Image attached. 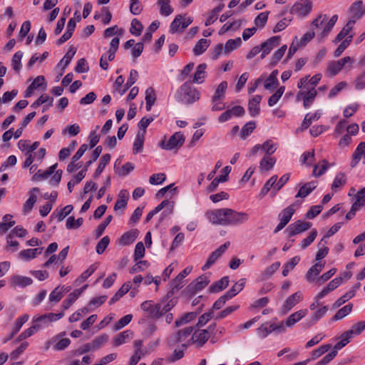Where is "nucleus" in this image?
<instances>
[{
    "label": "nucleus",
    "mask_w": 365,
    "mask_h": 365,
    "mask_svg": "<svg viewBox=\"0 0 365 365\" xmlns=\"http://www.w3.org/2000/svg\"><path fill=\"white\" fill-rule=\"evenodd\" d=\"M42 248L27 249L19 252V257L26 260L35 258L41 253Z\"/></svg>",
    "instance_id": "obj_41"
},
{
    "label": "nucleus",
    "mask_w": 365,
    "mask_h": 365,
    "mask_svg": "<svg viewBox=\"0 0 365 365\" xmlns=\"http://www.w3.org/2000/svg\"><path fill=\"white\" fill-rule=\"evenodd\" d=\"M134 334L131 330H125L115 336L113 341V346H119L130 341L133 338Z\"/></svg>",
    "instance_id": "obj_20"
},
{
    "label": "nucleus",
    "mask_w": 365,
    "mask_h": 365,
    "mask_svg": "<svg viewBox=\"0 0 365 365\" xmlns=\"http://www.w3.org/2000/svg\"><path fill=\"white\" fill-rule=\"evenodd\" d=\"M197 316V314L195 312H187L185 313L182 317L180 319L175 320V324L176 327L182 326L192 319H194Z\"/></svg>",
    "instance_id": "obj_62"
},
{
    "label": "nucleus",
    "mask_w": 365,
    "mask_h": 365,
    "mask_svg": "<svg viewBox=\"0 0 365 365\" xmlns=\"http://www.w3.org/2000/svg\"><path fill=\"white\" fill-rule=\"evenodd\" d=\"M285 91L284 86H280L277 91L272 94L268 99V106L270 107L274 106L276 105L279 100L281 98L282 96L283 95L284 92Z\"/></svg>",
    "instance_id": "obj_56"
},
{
    "label": "nucleus",
    "mask_w": 365,
    "mask_h": 365,
    "mask_svg": "<svg viewBox=\"0 0 365 365\" xmlns=\"http://www.w3.org/2000/svg\"><path fill=\"white\" fill-rule=\"evenodd\" d=\"M128 198H129L128 192L126 190H121L119 192L118 199L115 204L114 210H118L120 209H124L127 205Z\"/></svg>",
    "instance_id": "obj_35"
},
{
    "label": "nucleus",
    "mask_w": 365,
    "mask_h": 365,
    "mask_svg": "<svg viewBox=\"0 0 365 365\" xmlns=\"http://www.w3.org/2000/svg\"><path fill=\"white\" fill-rule=\"evenodd\" d=\"M353 38V35H349L346 38H345L336 48V49L334 51V56L339 57L344 51L348 47V46L350 44Z\"/></svg>",
    "instance_id": "obj_64"
},
{
    "label": "nucleus",
    "mask_w": 365,
    "mask_h": 365,
    "mask_svg": "<svg viewBox=\"0 0 365 365\" xmlns=\"http://www.w3.org/2000/svg\"><path fill=\"white\" fill-rule=\"evenodd\" d=\"M69 290H70V287H66L65 289H63V287L60 288L59 287H57L50 294L49 301L51 302H55V303L58 302L63 297V293L68 292Z\"/></svg>",
    "instance_id": "obj_42"
},
{
    "label": "nucleus",
    "mask_w": 365,
    "mask_h": 365,
    "mask_svg": "<svg viewBox=\"0 0 365 365\" xmlns=\"http://www.w3.org/2000/svg\"><path fill=\"white\" fill-rule=\"evenodd\" d=\"M138 77V71L134 69L131 70L129 78L124 85V87L123 88H116V91H118L120 96H123L136 82Z\"/></svg>",
    "instance_id": "obj_33"
},
{
    "label": "nucleus",
    "mask_w": 365,
    "mask_h": 365,
    "mask_svg": "<svg viewBox=\"0 0 365 365\" xmlns=\"http://www.w3.org/2000/svg\"><path fill=\"white\" fill-rule=\"evenodd\" d=\"M295 203L290 205L287 207L282 210L279 214V219L280 221L286 223L287 225L292 219V217L295 212Z\"/></svg>",
    "instance_id": "obj_34"
},
{
    "label": "nucleus",
    "mask_w": 365,
    "mask_h": 365,
    "mask_svg": "<svg viewBox=\"0 0 365 365\" xmlns=\"http://www.w3.org/2000/svg\"><path fill=\"white\" fill-rule=\"evenodd\" d=\"M23 57V52L19 51L14 53L11 60V65L13 69L19 73L21 68V58Z\"/></svg>",
    "instance_id": "obj_57"
},
{
    "label": "nucleus",
    "mask_w": 365,
    "mask_h": 365,
    "mask_svg": "<svg viewBox=\"0 0 365 365\" xmlns=\"http://www.w3.org/2000/svg\"><path fill=\"white\" fill-rule=\"evenodd\" d=\"M53 98L49 97L48 96L43 94L41 95L34 103H33L31 106V108H36L41 105L48 103L46 105L47 108L52 106L53 105Z\"/></svg>",
    "instance_id": "obj_53"
},
{
    "label": "nucleus",
    "mask_w": 365,
    "mask_h": 365,
    "mask_svg": "<svg viewBox=\"0 0 365 365\" xmlns=\"http://www.w3.org/2000/svg\"><path fill=\"white\" fill-rule=\"evenodd\" d=\"M346 180L347 179L345 173H336L331 186V190L334 192H336L337 191L340 190L346 183Z\"/></svg>",
    "instance_id": "obj_30"
},
{
    "label": "nucleus",
    "mask_w": 365,
    "mask_h": 365,
    "mask_svg": "<svg viewBox=\"0 0 365 365\" xmlns=\"http://www.w3.org/2000/svg\"><path fill=\"white\" fill-rule=\"evenodd\" d=\"M317 94V90L312 87L307 91H300L297 95L298 101L302 99L304 107L308 108L314 102L315 97Z\"/></svg>",
    "instance_id": "obj_11"
},
{
    "label": "nucleus",
    "mask_w": 365,
    "mask_h": 365,
    "mask_svg": "<svg viewBox=\"0 0 365 365\" xmlns=\"http://www.w3.org/2000/svg\"><path fill=\"white\" fill-rule=\"evenodd\" d=\"M176 300L174 299H164L160 302L157 303L158 310L160 312L159 318L161 317L163 314H166L168 312L171 310L175 305Z\"/></svg>",
    "instance_id": "obj_28"
},
{
    "label": "nucleus",
    "mask_w": 365,
    "mask_h": 365,
    "mask_svg": "<svg viewBox=\"0 0 365 365\" xmlns=\"http://www.w3.org/2000/svg\"><path fill=\"white\" fill-rule=\"evenodd\" d=\"M228 286V277H224L221 279L213 283L210 287L209 291L211 293H218Z\"/></svg>",
    "instance_id": "obj_37"
},
{
    "label": "nucleus",
    "mask_w": 365,
    "mask_h": 365,
    "mask_svg": "<svg viewBox=\"0 0 365 365\" xmlns=\"http://www.w3.org/2000/svg\"><path fill=\"white\" fill-rule=\"evenodd\" d=\"M312 225V224L309 222L297 220L290 224L286 231L287 232L289 237H292L308 230Z\"/></svg>",
    "instance_id": "obj_9"
},
{
    "label": "nucleus",
    "mask_w": 365,
    "mask_h": 365,
    "mask_svg": "<svg viewBox=\"0 0 365 365\" xmlns=\"http://www.w3.org/2000/svg\"><path fill=\"white\" fill-rule=\"evenodd\" d=\"M355 295V291L354 289L349 290L346 293H345L343 296L339 298L334 304V307L338 308L345 302L349 301L350 299L354 297Z\"/></svg>",
    "instance_id": "obj_63"
},
{
    "label": "nucleus",
    "mask_w": 365,
    "mask_h": 365,
    "mask_svg": "<svg viewBox=\"0 0 365 365\" xmlns=\"http://www.w3.org/2000/svg\"><path fill=\"white\" fill-rule=\"evenodd\" d=\"M312 9V2L310 0H299L291 7L290 14L304 18L309 14Z\"/></svg>",
    "instance_id": "obj_4"
},
{
    "label": "nucleus",
    "mask_w": 365,
    "mask_h": 365,
    "mask_svg": "<svg viewBox=\"0 0 365 365\" xmlns=\"http://www.w3.org/2000/svg\"><path fill=\"white\" fill-rule=\"evenodd\" d=\"M140 308L148 312L150 318H159L160 312H158L157 304H153L151 301H145L140 304Z\"/></svg>",
    "instance_id": "obj_25"
},
{
    "label": "nucleus",
    "mask_w": 365,
    "mask_h": 365,
    "mask_svg": "<svg viewBox=\"0 0 365 365\" xmlns=\"http://www.w3.org/2000/svg\"><path fill=\"white\" fill-rule=\"evenodd\" d=\"M192 22L190 16L183 18L180 14L177 15L170 26V31L172 34L175 32H182Z\"/></svg>",
    "instance_id": "obj_6"
},
{
    "label": "nucleus",
    "mask_w": 365,
    "mask_h": 365,
    "mask_svg": "<svg viewBox=\"0 0 365 365\" xmlns=\"http://www.w3.org/2000/svg\"><path fill=\"white\" fill-rule=\"evenodd\" d=\"M185 142V137L180 132H176L171 135L168 142L162 141L161 147L165 150H173L181 147Z\"/></svg>",
    "instance_id": "obj_8"
},
{
    "label": "nucleus",
    "mask_w": 365,
    "mask_h": 365,
    "mask_svg": "<svg viewBox=\"0 0 365 365\" xmlns=\"http://www.w3.org/2000/svg\"><path fill=\"white\" fill-rule=\"evenodd\" d=\"M120 39L118 37L113 38L110 43V47L107 52V53L102 55L100 59V66L103 70H107L108 68V63L107 61H112L115 58V54L118 49Z\"/></svg>",
    "instance_id": "obj_5"
},
{
    "label": "nucleus",
    "mask_w": 365,
    "mask_h": 365,
    "mask_svg": "<svg viewBox=\"0 0 365 365\" xmlns=\"http://www.w3.org/2000/svg\"><path fill=\"white\" fill-rule=\"evenodd\" d=\"M324 264L317 262L312 266L305 275V279L309 282H312L316 279V277L322 272Z\"/></svg>",
    "instance_id": "obj_32"
},
{
    "label": "nucleus",
    "mask_w": 365,
    "mask_h": 365,
    "mask_svg": "<svg viewBox=\"0 0 365 365\" xmlns=\"http://www.w3.org/2000/svg\"><path fill=\"white\" fill-rule=\"evenodd\" d=\"M227 88V83L226 81H222L215 90V94L212 96L213 100L216 101L217 99H224L225 98Z\"/></svg>",
    "instance_id": "obj_55"
},
{
    "label": "nucleus",
    "mask_w": 365,
    "mask_h": 365,
    "mask_svg": "<svg viewBox=\"0 0 365 365\" xmlns=\"http://www.w3.org/2000/svg\"><path fill=\"white\" fill-rule=\"evenodd\" d=\"M211 334L206 329L198 330L192 333L193 344L196 348H201L210 339Z\"/></svg>",
    "instance_id": "obj_13"
},
{
    "label": "nucleus",
    "mask_w": 365,
    "mask_h": 365,
    "mask_svg": "<svg viewBox=\"0 0 365 365\" xmlns=\"http://www.w3.org/2000/svg\"><path fill=\"white\" fill-rule=\"evenodd\" d=\"M277 149V144L272 140H267L261 145V150L265 153V155L271 156Z\"/></svg>",
    "instance_id": "obj_45"
},
{
    "label": "nucleus",
    "mask_w": 365,
    "mask_h": 365,
    "mask_svg": "<svg viewBox=\"0 0 365 365\" xmlns=\"http://www.w3.org/2000/svg\"><path fill=\"white\" fill-rule=\"evenodd\" d=\"M276 163V159L269 155H264L259 163V169L262 172L272 169Z\"/></svg>",
    "instance_id": "obj_36"
},
{
    "label": "nucleus",
    "mask_w": 365,
    "mask_h": 365,
    "mask_svg": "<svg viewBox=\"0 0 365 365\" xmlns=\"http://www.w3.org/2000/svg\"><path fill=\"white\" fill-rule=\"evenodd\" d=\"M331 345L329 344H323V345L320 346L319 348L313 350L311 352L310 358L309 359H310V361H314V360L318 359L322 355H323L324 353L328 351L331 349Z\"/></svg>",
    "instance_id": "obj_48"
},
{
    "label": "nucleus",
    "mask_w": 365,
    "mask_h": 365,
    "mask_svg": "<svg viewBox=\"0 0 365 365\" xmlns=\"http://www.w3.org/2000/svg\"><path fill=\"white\" fill-rule=\"evenodd\" d=\"M209 283V280L207 277L202 275L196 279V280L191 282L187 287V289L190 293H195L204 289Z\"/></svg>",
    "instance_id": "obj_17"
},
{
    "label": "nucleus",
    "mask_w": 365,
    "mask_h": 365,
    "mask_svg": "<svg viewBox=\"0 0 365 365\" xmlns=\"http://www.w3.org/2000/svg\"><path fill=\"white\" fill-rule=\"evenodd\" d=\"M64 316L63 312L58 314L48 313L33 318V322L35 324H41L42 327H47L49 323L56 322Z\"/></svg>",
    "instance_id": "obj_10"
},
{
    "label": "nucleus",
    "mask_w": 365,
    "mask_h": 365,
    "mask_svg": "<svg viewBox=\"0 0 365 365\" xmlns=\"http://www.w3.org/2000/svg\"><path fill=\"white\" fill-rule=\"evenodd\" d=\"M277 74V71H273L265 79L264 82V86L265 89L272 91L274 88L278 84Z\"/></svg>",
    "instance_id": "obj_39"
},
{
    "label": "nucleus",
    "mask_w": 365,
    "mask_h": 365,
    "mask_svg": "<svg viewBox=\"0 0 365 365\" xmlns=\"http://www.w3.org/2000/svg\"><path fill=\"white\" fill-rule=\"evenodd\" d=\"M210 46V41L205 38L200 39L195 44L193 52L195 55L199 56L203 53Z\"/></svg>",
    "instance_id": "obj_47"
},
{
    "label": "nucleus",
    "mask_w": 365,
    "mask_h": 365,
    "mask_svg": "<svg viewBox=\"0 0 365 365\" xmlns=\"http://www.w3.org/2000/svg\"><path fill=\"white\" fill-rule=\"evenodd\" d=\"M227 243H225L220 246L215 251L212 252L211 255L209 256L206 263L202 267L203 270H206L209 269L216 261L217 259L222 256V255L226 251L227 249Z\"/></svg>",
    "instance_id": "obj_16"
},
{
    "label": "nucleus",
    "mask_w": 365,
    "mask_h": 365,
    "mask_svg": "<svg viewBox=\"0 0 365 365\" xmlns=\"http://www.w3.org/2000/svg\"><path fill=\"white\" fill-rule=\"evenodd\" d=\"M245 285V279H240L238 282H237L231 289H230V298L236 296L238 293H240Z\"/></svg>",
    "instance_id": "obj_61"
},
{
    "label": "nucleus",
    "mask_w": 365,
    "mask_h": 365,
    "mask_svg": "<svg viewBox=\"0 0 365 365\" xmlns=\"http://www.w3.org/2000/svg\"><path fill=\"white\" fill-rule=\"evenodd\" d=\"M292 19L291 17H284L280 19L273 29L274 33H278L284 30L290 24Z\"/></svg>",
    "instance_id": "obj_59"
},
{
    "label": "nucleus",
    "mask_w": 365,
    "mask_h": 365,
    "mask_svg": "<svg viewBox=\"0 0 365 365\" xmlns=\"http://www.w3.org/2000/svg\"><path fill=\"white\" fill-rule=\"evenodd\" d=\"M206 215L212 224L225 225L228 223V208L210 210Z\"/></svg>",
    "instance_id": "obj_3"
},
{
    "label": "nucleus",
    "mask_w": 365,
    "mask_h": 365,
    "mask_svg": "<svg viewBox=\"0 0 365 365\" xmlns=\"http://www.w3.org/2000/svg\"><path fill=\"white\" fill-rule=\"evenodd\" d=\"M355 24V20H349L346 24L344 26V28L341 29V31L337 34V36L335 38V40L334 42L335 43L341 41L344 38H346L348 36L353 35V34H351V31Z\"/></svg>",
    "instance_id": "obj_26"
},
{
    "label": "nucleus",
    "mask_w": 365,
    "mask_h": 365,
    "mask_svg": "<svg viewBox=\"0 0 365 365\" xmlns=\"http://www.w3.org/2000/svg\"><path fill=\"white\" fill-rule=\"evenodd\" d=\"M339 339V341L334 346V348L337 351L341 349L346 344H348L352 339V336L347 331H346L341 334Z\"/></svg>",
    "instance_id": "obj_49"
},
{
    "label": "nucleus",
    "mask_w": 365,
    "mask_h": 365,
    "mask_svg": "<svg viewBox=\"0 0 365 365\" xmlns=\"http://www.w3.org/2000/svg\"><path fill=\"white\" fill-rule=\"evenodd\" d=\"M255 128V123L248 122L241 129L240 135L242 139H245Z\"/></svg>",
    "instance_id": "obj_60"
},
{
    "label": "nucleus",
    "mask_w": 365,
    "mask_h": 365,
    "mask_svg": "<svg viewBox=\"0 0 365 365\" xmlns=\"http://www.w3.org/2000/svg\"><path fill=\"white\" fill-rule=\"evenodd\" d=\"M86 170H81V171H79L75 176H74V179L73 180H70L68 184H67V186H68V190H69L70 192H72L73 190V187L78 183H79L86 176Z\"/></svg>",
    "instance_id": "obj_58"
},
{
    "label": "nucleus",
    "mask_w": 365,
    "mask_h": 365,
    "mask_svg": "<svg viewBox=\"0 0 365 365\" xmlns=\"http://www.w3.org/2000/svg\"><path fill=\"white\" fill-rule=\"evenodd\" d=\"M262 96L255 95L248 102V110L252 117H256L260 113L259 103L262 101Z\"/></svg>",
    "instance_id": "obj_18"
},
{
    "label": "nucleus",
    "mask_w": 365,
    "mask_h": 365,
    "mask_svg": "<svg viewBox=\"0 0 365 365\" xmlns=\"http://www.w3.org/2000/svg\"><path fill=\"white\" fill-rule=\"evenodd\" d=\"M249 216L245 212H238L230 209V225H238L246 222Z\"/></svg>",
    "instance_id": "obj_22"
},
{
    "label": "nucleus",
    "mask_w": 365,
    "mask_h": 365,
    "mask_svg": "<svg viewBox=\"0 0 365 365\" xmlns=\"http://www.w3.org/2000/svg\"><path fill=\"white\" fill-rule=\"evenodd\" d=\"M145 135L141 133V132H138L133 143V153H138L142 151L143 148Z\"/></svg>",
    "instance_id": "obj_54"
},
{
    "label": "nucleus",
    "mask_w": 365,
    "mask_h": 365,
    "mask_svg": "<svg viewBox=\"0 0 365 365\" xmlns=\"http://www.w3.org/2000/svg\"><path fill=\"white\" fill-rule=\"evenodd\" d=\"M274 331H275V327L273 326V323H264L257 329V332L259 337L264 339Z\"/></svg>",
    "instance_id": "obj_40"
},
{
    "label": "nucleus",
    "mask_w": 365,
    "mask_h": 365,
    "mask_svg": "<svg viewBox=\"0 0 365 365\" xmlns=\"http://www.w3.org/2000/svg\"><path fill=\"white\" fill-rule=\"evenodd\" d=\"M180 93L182 95V101L186 103H191L200 98V93L189 83H185L180 87Z\"/></svg>",
    "instance_id": "obj_7"
},
{
    "label": "nucleus",
    "mask_w": 365,
    "mask_h": 365,
    "mask_svg": "<svg viewBox=\"0 0 365 365\" xmlns=\"http://www.w3.org/2000/svg\"><path fill=\"white\" fill-rule=\"evenodd\" d=\"M138 235V230H131L122 235L118 240V245L121 246H126L132 244Z\"/></svg>",
    "instance_id": "obj_21"
},
{
    "label": "nucleus",
    "mask_w": 365,
    "mask_h": 365,
    "mask_svg": "<svg viewBox=\"0 0 365 365\" xmlns=\"http://www.w3.org/2000/svg\"><path fill=\"white\" fill-rule=\"evenodd\" d=\"M353 304H348L343 307L342 308L339 309L333 317L332 319L334 321H338L340 319H344L346 316H348L352 311Z\"/></svg>",
    "instance_id": "obj_44"
},
{
    "label": "nucleus",
    "mask_w": 365,
    "mask_h": 365,
    "mask_svg": "<svg viewBox=\"0 0 365 365\" xmlns=\"http://www.w3.org/2000/svg\"><path fill=\"white\" fill-rule=\"evenodd\" d=\"M352 60L349 56H345L338 61H332L328 63L327 70L331 76H336L338 74L344 66Z\"/></svg>",
    "instance_id": "obj_12"
},
{
    "label": "nucleus",
    "mask_w": 365,
    "mask_h": 365,
    "mask_svg": "<svg viewBox=\"0 0 365 365\" xmlns=\"http://www.w3.org/2000/svg\"><path fill=\"white\" fill-rule=\"evenodd\" d=\"M206 63H201L197 67V70L194 74L192 81L195 83H201L205 78Z\"/></svg>",
    "instance_id": "obj_43"
},
{
    "label": "nucleus",
    "mask_w": 365,
    "mask_h": 365,
    "mask_svg": "<svg viewBox=\"0 0 365 365\" xmlns=\"http://www.w3.org/2000/svg\"><path fill=\"white\" fill-rule=\"evenodd\" d=\"M110 155L108 153L101 157L98 166L93 174L94 178H98L100 176L106 165L110 162Z\"/></svg>",
    "instance_id": "obj_46"
},
{
    "label": "nucleus",
    "mask_w": 365,
    "mask_h": 365,
    "mask_svg": "<svg viewBox=\"0 0 365 365\" xmlns=\"http://www.w3.org/2000/svg\"><path fill=\"white\" fill-rule=\"evenodd\" d=\"M302 293L297 292L289 296L284 302L282 307V312L284 314L292 309L296 304H297L302 299Z\"/></svg>",
    "instance_id": "obj_19"
},
{
    "label": "nucleus",
    "mask_w": 365,
    "mask_h": 365,
    "mask_svg": "<svg viewBox=\"0 0 365 365\" xmlns=\"http://www.w3.org/2000/svg\"><path fill=\"white\" fill-rule=\"evenodd\" d=\"M308 314L307 309H300L292 314L286 320L285 325L292 327Z\"/></svg>",
    "instance_id": "obj_23"
},
{
    "label": "nucleus",
    "mask_w": 365,
    "mask_h": 365,
    "mask_svg": "<svg viewBox=\"0 0 365 365\" xmlns=\"http://www.w3.org/2000/svg\"><path fill=\"white\" fill-rule=\"evenodd\" d=\"M280 41V37L278 36H272L267 39L266 41L263 42L259 48H262V53L261 58H265L267 55H268L270 51L277 46Z\"/></svg>",
    "instance_id": "obj_14"
},
{
    "label": "nucleus",
    "mask_w": 365,
    "mask_h": 365,
    "mask_svg": "<svg viewBox=\"0 0 365 365\" xmlns=\"http://www.w3.org/2000/svg\"><path fill=\"white\" fill-rule=\"evenodd\" d=\"M327 19L328 18L326 14H319L311 24V29L313 31L322 29L318 34V38L320 40L324 39L331 31L338 20V16L336 14L333 15L327 22Z\"/></svg>",
    "instance_id": "obj_1"
},
{
    "label": "nucleus",
    "mask_w": 365,
    "mask_h": 365,
    "mask_svg": "<svg viewBox=\"0 0 365 365\" xmlns=\"http://www.w3.org/2000/svg\"><path fill=\"white\" fill-rule=\"evenodd\" d=\"M300 257L299 256H295L292 257L289 261L284 264L282 275L286 277L288 275L289 272L294 268V267L299 262Z\"/></svg>",
    "instance_id": "obj_51"
},
{
    "label": "nucleus",
    "mask_w": 365,
    "mask_h": 365,
    "mask_svg": "<svg viewBox=\"0 0 365 365\" xmlns=\"http://www.w3.org/2000/svg\"><path fill=\"white\" fill-rule=\"evenodd\" d=\"M353 20L361 19L365 14V6L361 1H357L352 4L351 7Z\"/></svg>",
    "instance_id": "obj_29"
},
{
    "label": "nucleus",
    "mask_w": 365,
    "mask_h": 365,
    "mask_svg": "<svg viewBox=\"0 0 365 365\" xmlns=\"http://www.w3.org/2000/svg\"><path fill=\"white\" fill-rule=\"evenodd\" d=\"M38 192H39L38 187H33L29 191V197L24 202V206H23V210L24 212H29L31 211L34 204L36 202V200H37L36 193H38Z\"/></svg>",
    "instance_id": "obj_24"
},
{
    "label": "nucleus",
    "mask_w": 365,
    "mask_h": 365,
    "mask_svg": "<svg viewBox=\"0 0 365 365\" xmlns=\"http://www.w3.org/2000/svg\"><path fill=\"white\" fill-rule=\"evenodd\" d=\"M277 181V176L273 175L272 176L264 185L263 187L262 188L260 192H259V197L260 198L264 197L268 192L270 190L271 187L274 188V184Z\"/></svg>",
    "instance_id": "obj_50"
},
{
    "label": "nucleus",
    "mask_w": 365,
    "mask_h": 365,
    "mask_svg": "<svg viewBox=\"0 0 365 365\" xmlns=\"http://www.w3.org/2000/svg\"><path fill=\"white\" fill-rule=\"evenodd\" d=\"M192 327H187L184 329L178 330L171 337L169 344L170 346L178 344L182 346L183 348L187 349L188 346L192 345L193 337H192V333L193 332Z\"/></svg>",
    "instance_id": "obj_2"
},
{
    "label": "nucleus",
    "mask_w": 365,
    "mask_h": 365,
    "mask_svg": "<svg viewBox=\"0 0 365 365\" xmlns=\"http://www.w3.org/2000/svg\"><path fill=\"white\" fill-rule=\"evenodd\" d=\"M365 330V321H361L354 324L347 331L354 338L361 334Z\"/></svg>",
    "instance_id": "obj_52"
},
{
    "label": "nucleus",
    "mask_w": 365,
    "mask_h": 365,
    "mask_svg": "<svg viewBox=\"0 0 365 365\" xmlns=\"http://www.w3.org/2000/svg\"><path fill=\"white\" fill-rule=\"evenodd\" d=\"M186 349V348H182V346L178 345L173 352L168 356L167 361L170 363H173L182 359Z\"/></svg>",
    "instance_id": "obj_38"
},
{
    "label": "nucleus",
    "mask_w": 365,
    "mask_h": 365,
    "mask_svg": "<svg viewBox=\"0 0 365 365\" xmlns=\"http://www.w3.org/2000/svg\"><path fill=\"white\" fill-rule=\"evenodd\" d=\"M361 159H363V163L365 164V142H361L357 145L353 153L350 166L351 168H355Z\"/></svg>",
    "instance_id": "obj_15"
},
{
    "label": "nucleus",
    "mask_w": 365,
    "mask_h": 365,
    "mask_svg": "<svg viewBox=\"0 0 365 365\" xmlns=\"http://www.w3.org/2000/svg\"><path fill=\"white\" fill-rule=\"evenodd\" d=\"M33 283L31 278L24 276L14 275L11 279V285L13 287H26Z\"/></svg>",
    "instance_id": "obj_27"
},
{
    "label": "nucleus",
    "mask_w": 365,
    "mask_h": 365,
    "mask_svg": "<svg viewBox=\"0 0 365 365\" xmlns=\"http://www.w3.org/2000/svg\"><path fill=\"white\" fill-rule=\"evenodd\" d=\"M317 187V182L312 181L307 183L303 184L300 186L297 194L295 197H302L304 198L309 195L312 190H314Z\"/></svg>",
    "instance_id": "obj_31"
}]
</instances>
